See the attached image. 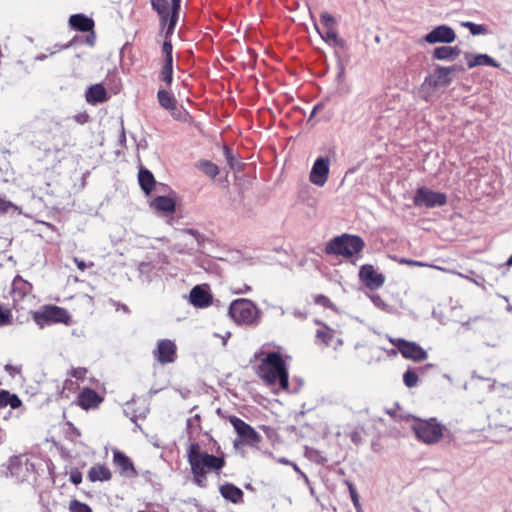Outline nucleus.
<instances>
[{"label":"nucleus","mask_w":512,"mask_h":512,"mask_svg":"<svg viewBox=\"0 0 512 512\" xmlns=\"http://www.w3.org/2000/svg\"><path fill=\"white\" fill-rule=\"evenodd\" d=\"M187 460L191 468L194 483L199 487L206 486L207 473L216 472L225 466L223 457L214 456L201 450L198 443H191L187 449Z\"/></svg>","instance_id":"obj_1"},{"label":"nucleus","mask_w":512,"mask_h":512,"mask_svg":"<svg viewBox=\"0 0 512 512\" xmlns=\"http://www.w3.org/2000/svg\"><path fill=\"white\" fill-rule=\"evenodd\" d=\"M258 376L268 385L279 383L284 390L288 389V371L282 356L278 352H270L258 365Z\"/></svg>","instance_id":"obj_2"},{"label":"nucleus","mask_w":512,"mask_h":512,"mask_svg":"<svg viewBox=\"0 0 512 512\" xmlns=\"http://www.w3.org/2000/svg\"><path fill=\"white\" fill-rule=\"evenodd\" d=\"M364 247L365 243L359 236L343 234L331 239L325 247V252L329 255L351 258L358 255Z\"/></svg>","instance_id":"obj_3"},{"label":"nucleus","mask_w":512,"mask_h":512,"mask_svg":"<svg viewBox=\"0 0 512 512\" xmlns=\"http://www.w3.org/2000/svg\"><path fill=\"white\" fill-rule=\"evenodd\" d=\"M412 430L419 441L434 444L442 438L444 427L435 418L419 419L412 424Z\"/></svg>","instance_id":"obj_4"},{"label":"nucleus","mask_w":512,"mask_h":512,"mask_svg":"<svg viewBox=\"0 0 512 512\" xmlns=\"http://www.w3.org/2000/svg\"><path fill=\"white\" fill-rule=\"evenodd\" d=\"M228 314L238 324L252 325L257 322L258 309L248 299H237L231 303Z\"/></svg>","instance_id":"obj_5"},{"label":"nucleus","mask_w":512,"mask_h":512,"mask_svg":"<svg viewBox=\"0 0 512 512\" xmlns=\"http://www.w3.org/2000/svg\"><path fill=\"white\" fill-rule=\"evenodd\" d=\"M454 71V67H440L434 75L425 79L420 88L421 97L429 101L434 94V90L438 87L447 86L451 82L450 74Z\"/></svg>","instance_id":"obj_6"},{"label":"nucleus","mask_w":512,"mask_h":512,"mask_svg":"<svg viewBox=\"0 0 512 512\" xmlns=\"http://www.w3.org/2000/svg\"><path fill=\"white\" fill-rule=\"evenodd\" d=\"M229 421L238 434V438L234 441V447L237 448L244 445L254 446L261 441V435L242 419L231 416Z\"/></svg>","instance_id":"obj_7"},{"label":"nucleus","mask_w":512,"mask_h":512,"mask_svg":"<svg viewBox=\"0 0 512 512\" xmlns=\"http://www.w3.org/2000/svg\"><path fill=\"white\" fill-rule=\"evenodd\" d=\"M33 319L37 325L43 328L51 323H68L70 317L64 308L46 306L42 311L35 312Z\"/></svg>","instance_id":"obj_8"},{"label":"nucleus","mask_w":512,"mask_h":512,"mask_svg":"<svg viewBox=\"0 0 512 512\" xmlns=\"http://www.w3.org/2000/svg\"><path fill=\"white\" fill-rule=\"evenodd\" d=\"M413 202L417 207H442L447 203V196L442 192H436L426 187H420L414 195Z\"/></svg>","instance_id":"obj_9"},{"label":"nucleus","mask_w":512,"mask_h":512,"mask_svg":"<svg viewBox=\"0 0 512 512\" xmlns=\"http://www.w3.org/2000/svg\"><path fill=\"white\" fill-rule=\"evenodd\" d=\"M33 465L21 457H11L6 465L2 466L1 473L6 477L14 478L17 481H24L28 477L30 468Z\"/></svg>","instance_id":"obj_10"},{"label":"nucleus","mask_w":512,"mask_h":512,"mask_svg":"<svg viewBox=\"0 0 512 512\" xmlns=\"http://www.w3.org/2000/svg\"><path fill=\"white\" fill-rule=\"evenodd\" d=\"M390 342L399 350L406 359L423 361L428 357L427 352L415 342L406 341L401 338L390 339Z\"/></svg>","instance_id":"obj_11"},{"label":"nucleus","mask_w":512,"mask_h":512,"mask_svg":"<svg viewBox=\"0 0 512 512\" xmlns=\"http://www.w3.org/2000/svg\"><path fill=\"white\" fill-rule=\"evenodd\" d=\"M360 281L370 290L381 288L385 283V276L375 270L373 265L365 264L360 267L358 273Z\"/></svg>","instance_id":"obj_12"},{"label":"nucleus","mask_w":512,"mask_h":512,"mask_svg":"<svg viewBox=\"0 0 512 512\" xmlns=\"http://www.w3.org/2000/svg\"><path fill=\"white\" fill-rule=\"evenodd\" d=\"M176 351V344L172 340L162 339L157 342L153 356L160 364L173 363L176 360Z\"/></svg>","instance_id":"obj_13"},{"label":"nucleus","mask_w":512,"mask_h":512,"mask_svg":"<svg viewBox=\"0 0 512 512\" xmlns=\"http://www.w3.org/2000/svg\"><path fill=\"white\" fill-rule=\"evenodd\" d=\"M329 175V159L326 157H319L315 160L310 171L309 179L311 183L316 186L322 187L327 182Z\"/></svg>","instance_id":"obj_14"},{"label":"nucleus","mask_w":512,"mask_h":512,"mask_svg":"<svg viewBox=\"0 0 512 512\" xmlns=\"http://www.w3.org/2000/svg\"><path fill=\"white\" fill-rule=\"evenodd\" d=\"M456 39L454 30L447 25L435 27L432 31L425 35L424 40L429 44L436 43H452Z\"/></svg>","instance_id":"obj_15"},{"label":"nucleus","mask_w":512,"mask_h":512,"mask_svg":"<svg viewBox=\"0 0 512 512\" xmlns=\"http://www.w3.org/2000/svg\"><path fill=\"white\" fill-rule=\"evenodd\" d=\"M113 462L122 475L129 478L135 477L137 475L132 461L124 453L118 450H114Z\"/></svg>","instance_id":"obj_16"},{"label":"nucleus","mask_w":512,"mask_h":512,"mask_svg":"<svg viewBox=\"0 0 512 512\" xmlns=\"http://www.w3.org/2000/svg\"><path fill=\"white\" fill-rule=\"evenodd\" d=\"M102 401V398L97 392L90 388H85L78 396V404L83 409H90L97 407Z\"/></svg>","instance_id":"obj_17"},{"label":"nucleus","mask_w":512,"mask_h":512,"mask_svg":"<svg viewBox=\"0 0 512 512\" xmlns=\"http://www.w3.org/2000/svg\"><path fill=\"white\" fill-rule=\"evenodd\" d=\"M86 101L90 104H98L108 99L107 91L102 84L91 85L85 93Z\"/></svg>","instance_id":"obj_18"},{"label":"nucleus","mask_w":512,"mask_h":512,"mask_svg":"<svg viewBox=\"0 0 512 512\" xmlns=\"http://www.w3.org/2000/svg\"><path fill=\"white\" fill-rule=\"evenodd\" d=\"M190 302L195 307H206L211 302V295L204 288L195 286L189 295Z\"/></svg>","instance_id":"obj_19"},{"label":"nucleus","mask_w":512,"mask_h":512,"mask_svg":"<svg viewBox=\"0 0 512 512\" xmlns=\"http://www.w3.org/2000/svg\"><path fill=\"white\" fill-rule=\"evenodd\" d=\"M69 24L72 28L82 32L92 31L94 22L91 18L84 14H74L69 18Z\"/></svg>","instance_id":"obj_20"},{"label":"nucleus","mask_w":512,"mask_h":512,"mask_svg":"<svg viewBox=\"0 0 512 512\" xmlns=\"http://www.w3.org/2000/svg\"><path fill=\"white\" fill-rule=\"evenodd\" d=\"M219 491L223 498L234 504L240 503L243 500V491L231 483L220 486Z\"/></svg>","instance_id":"obj_21"},{"label":"nucleus","mask_w":512,"mask_h":512,"mask_svg":"<svg viewBox=\"0 0 512 512\" xmlns=\"http://www.w3.org/2000/svg\"><path fill=\"white\" fill-rule=\"evenodd\" d=\"M467 64L469 68H473L480 65H487L492 67H500V64L497 63L492 57L487 54H477V55H466Z\"/></svg>","instance_id":"obj_22"},{"label":"nucleus","mask_w":512,"mask_h":512,"mask_svg":"<svg viewBox=\"0 0 512 512\" xmlns=\"http://www.w3.org/2000/svg\"><path fill=\"white\" fill-rule=\"evenodd\" d=\"M138 181L145 194H150L155 186L153 174L146 168H140L138 172Z\"/></svg>","instance_id":"obj_23"},{"label":"nucleus","mask_w":512,"mask_h":512,"mask_svg":"<svg viewBox=\"0 0 512 512\" xmlns=\"http://www.w3.org/2000/svg\"><path fill=\"white\" fill-rule=\"evenodd\" d=\"M151 207L159 212L173 213L175 211V201L167 196H158L152 200Z\"/></svg>","instance_id":"obj_24"},{"label":"nucleus","mask_w":512,"mask_h":512,"mask_svg":"<svg viewBox=\"0 0 512 512\" xmlns=\"http://www.w3.org/2000/svg\"><path fill=\"white\" fill-rule=\"evenodd\" d=\"M460 53L461 50L457 46H440L434 49L433 57L438 60H454L460 55Z\"/></svg>","instance_id":"obj_25"},{"label":"nucleus","mask_w":512,"mask_h":512,"mask_svg":"<svg viewBox=\"0 0 512 512\" xmlns=\"http://www.w3.org/2000/svg\"><path fill=\"white\" fill-rule=\"evenodd\" d=\"M111 476L110 470L104 465H95L88 472V478L92 482L108 481L111 479Z\"/></svg>","instance_id":"obj_26"},{"label":"nucleus","mask_w":512,"mask_h":512,"mask_svg":"<svg viewBox=\"0 0 512 512\" xmlns=\"http://www.w3.org/2000/svg\"><path fill=\"white\" fill-rule=\"evenodd\" d=\"M315 29L320 34L321 38L329 45L339 46V47L344 46V40L338 37V34H337L335 28L326 29V32L324 34L320 32L317 25H315Z\"/></svg>","instance_id":"obj_27"},{"label":"nucleus","mask_w":512,"mask_h":512,"mask_svg":"<svg viewBox=\"0 0 512 512\" xmlns=\"http://www.w3.org/2000/svg\"><path fill=\"white\" fill-rule=\"evenodd\" d=\"M157 98L159 101V104L167 109V110H173L176 108V100L173 95H171L166 89H159L157 93Z\"/></svg>","instance_id":"obj_28"},{"label":"nucleus","mask_w":512,"mask_h":512,"mask_svg":"<svg viewBox=\"0 0 512 512\" xmlns=\"http://www.w3.org/2000/svg\"><path fill=\"white\" fill-rule=\"evenodd\" d=\"M22 404L21 400L15 394H10L8 391L0 392V407L10 406L13 409L20 407Z\"/></svg>","instance_id":"obj_29"},{"label":"nucleus","mask_w":512,"mask_h":512,"mask_svg":"<svg viewBox=\"0 0 512 512\" xmlns=\"http://www.w3.org/2000/svg\"><path fill=\"white\" fill-rule=\"evenodd\" d=\"M69 145V139L68 135L65 133H61L60 135V142L55 143L52 146L44 148V154L45 156H50L52 154L57 155L61 152H63L64 148Z\"/></svg>","instance_id":"obj_30"},{"label":"nucleus","mask_w":512,"mask_h":512,"mask_svg":"<svg viewBox=\"0 0 512 512\" xmlns=\"http://www.w3.org/2000/svg\"><path fill=\"white\" fill-rule=\"evenodd\" d=\"M180 1L181 0H172V13L170 17V23L168 27L166 28V34L167 36L169 34H173L177 20H178V14L180 9Z\"/></svg>","instance_id":"obj_31"},{"label":"nucleus","mask_w":512,"mask_h":512,"mask_svg":"<svg viewBox=\"0 0 512 512\" xmlns=\"http://www.w3.org/2000/svg\"><path fill=\"white\" fill-rule=\"evenodd\" d=\"M316 338L321 340L326 346L333 345L334 332L327 326H323L316 332Z\"/></svg>","instance_id":"obj_32"},{"label":"nucleus","mask_w":512,"mask_h":512,"mask_svg":"<svg viewBox=\"0 0 512 512\" xmlns=\"http://www.w3.org/2000/svg\"><path fill=\"white\" fill-rule=\"evenodd\" d=\"M160 79L168 86L171 85L173 80V62H164L160 72Z\"/></svg>","instance_id":"obj_33"},{"label":"nucleus","mask_w":512,"mask_h":512,"mask_svg":"<svg viewBox=\"0 0 512 512\" xmlns=\"http://www.w3.org/2000/svg\"><path fill=\"white\" fill-rule=\"evenodd\" d=\"M198 167L203 173H205L207 176L211 178H215L219 173L217 165L210 161H201Z\"/></svg>","instance_id":"obj_34"},{"label":"nucleus","mask_w":512,"mask_h":512,"mask_svg":"<svg viewBox=\"0 0 512 512\" xmlns=\"http://www.w3.org/2000/svg\"><path fill=\"white\" fill-rule=\"evenodd\" d=\"M151 5L158 14H167L172 12V5L170 6L167 0H151Z\"/></svg>","instance_id":"obj_35"},{"label":"nucleus","mask_w":512,"mask_h":512,"mask_svg":"<svg viewBox=\"0 0 512 512\" xmlns=\"http://www.w3.org/2000/svg\"><path fill=\"white\" fill-rule=\"evenodd\" d=\"M223 154L231 169H240V163L228 146H224Z\"/></svg>","instance_id":"obj_36"},{"label":"nucleus","mask_w":512,"mask_h":512,"mask_svg":"<svg viewBox=\"0 0 512 512\" xmlns=\"http://www.w3.org/2000/svg\"><path fill=\"white\" fill-rule=\"evenodd\" d=\"M13 322V314L9 308L0 305V327L11 325Z\"/></svg>","instance_id":"obj_37"},{"label":"nucleus","mask_w":512,"mask_h":512,"mask_svg":"<svg viewBox=\"0 0 512 512\" xmlns=\"http://www.w3.org/2000/svg\"><path fill=\"white\" fill-rule=\"evenodd\" d=\"M462 26L468 28L472 35H484L487 33L486 26L481 25V24H476V23L467 21V22H463Z\"/></svg>","instance_id":"obj_38"},{"label":"nucleus","mask_w":512,"mask_h":512,"mask_svg":"<svg viewBox=\"0 0 512 512\" xmlns=\"http://www.w3.org/2000/svg\"><path fill=\"white\" fill-rule=\"evenodd\" d=\"M172 34H169L167 36V34L165 33V41L163 43V47H162V51L165 55V59H164V62H173V56H172V44H171V41L168 39Z\"/></svg>","instance_id":"obj_39"},{"label":"nucleus","mask_w":512,"mask_h":512,"mask_svg":"<svg viewBox=\"0 0 512 512\" xmlns=\"http://www.w3.org/2000/svg\"><path fill=\"white\" fill-rule=\"evenodd\" d=\"M69 510L71 512H92L91 508L87 504L76 499L70 501Z\"/></svg>","instance_id":"obj_40"},{"label":"nucleus","mask_w":512,"mask_h":512,"mask_svg":"<svg viewBox=\"0 0 512 512\" xmlns=\"http://www.w3.org/2000/svg\"><path fill=\"white\" fill-rule=\"evenodd\" d=\"M403 381L407 387L412 388L418 382V375L412 370H407L403 375Z\"/></svg>","instance_id":"obj_41"},{"label":"nucleus","mask_w":512,"mask_h":512,"mask_svg":"<svg viewBox=\"0 0 512 512\" xmlns=\"http://www.w3.org/2000/svg\"><path fill=\"white\" fill-rule=\"evenodd\" d=\"M370 299L372 303L379 309L389 312L390 306L382 299V297L378 294H371Z\"/></svg>","instance_id":"obj_42"},{"label":"nucleus","mask_w":512,"mask_h":512,"mask_svg":"<svg viewBox=\"0 0 512 512\" xmlns=\"http://www.w3.org/2000/svg\"><path fill=\"white\" fill-rule=\"evenodd\" d=\"M320 20L326 29L335 28L336 20L330 13L322 12Z\"/></svg>","instance_id":"obj_43"},{"label":"nucleus","mask_w":512,"mask_h":512,"mask_svg":"<svg viewBox=\"0 0 512 512\" xmlns=\"http://www.w3.org/2000/svg\"><path fill=\"white\" fill-rule=\"evenodd\" d=\"M10 209L16 210L17 206H15L11 201L0 196V213H6Z\"/></svg>","instance_id":"obj_44"},{"label":"nucleus","mask_w":512,"mask_h":512,"mask_svg":"<svg viewBox=\"0 0 512 512\" xmlns=\"http://www.w3.org/2000/svg\"><path fill=\"white\" fill-rule=\"evenodd\" d=\"M314 301L316 304H319L323 307H326V308H331L332 307V302L330 301V299L328 297H326L325 295H316L314 297Z\"/></svg>","instance_id":"obj_45"},{"label":"nucleus","mask_w":512,"mask_h":512,"mask_svg":"<svg viewBox=\"0 0 512 512\" xmlns=\"http://www.w3.org/2000/svg\"><path fill=\"white\" fill-rule=\"evenodd\" d=\"M348 489H349V493H350V496H351L354 506L358 507L359 506V496H358L355 486L352 483H348Z\"/></svg>","instance_id":"obj_46"},{"label":"nucleus","mask_w":512,"mask_h":512,"mask_svg":"<svg viewBox=\"0 0 512 512\" xmlns=\"http://www.w3.org/2000/svg\"><path fill=\"white\" fill-rule=\"evenodd\" d=\"M399 263L400 264H404V265H409V266H417V267L427 266L426 263H423V262H420V261H416V260L407 259V258L399 259Z\"/></svg>","instance_id":"obj_47"},{"label":"nucleus","mask_w":512,"mask_h":512,"mask_svg":"<svg viewBox=\"0 0 512 512\" xmlns=\"http://www.w3.org/2000/svg\"><path fill=\"white\" fill-rule=\"evenodd\" d=\"M183 236H184V237L189 236V237H191V238L195 239V241H196L198 244H200V243H201V241L203 240V237H202L200 234H198L196 231L192 230V229L185 230V231L183 232Z\"/></svg>","instance_id":"obj_48"},{"label":"nucleus","mask_w":512,"mask_h":512,"mask_svg":"<svg viewBox=\"0 0 512 512\" xmlns=\"http://www.w3.org/2000/svg\"><path fill=\"white\" fill-rule=\"evenodd\" d=\"M87 373V370L84 368H76L72 370L71 375L77 379H83Z\"/></svg>","instance_id":"obj_49"},{"label":"nucleus","mask_w":512,"mask_h":512,"mask_svg":"<svg viewBox=\"0 0 512 512\" xmlns=\"http://www.w3.org/2000/svg\"><path fill=\"white\" fill-rule=\"evenodd\" d=\"M70 480H71L74 484H76V485L80 484V483H81V481H82V475H81V473H80V472H78V471L71 472V474H70Z\"/></svg>","instance_id":"obj_50"},{"label":"nucleus","mask_w":512,"mask_h":512,"mask_svg":"<svg viewBox=\"0 0 512 512\" xmlns=\"http://www.w3.org/2000/svg\"><path fill=\"white\" fill-rule=\"evenodd\" d=\"M483 320H485L483 317L470 318L468 321L463 322L462 326L465 327L466 329H471L473 323H475L477 321H483Z\"/></svg>","instance_id":"obj_51"},{"label":"nucleus","mask_w":512,"mask_h":512,"mask_svg":"<svg viewBox=\"0 0 512 512\" xmlns=\"http://www.w3.org/2000/svg\"><path fill=\"white\" fill-rule=\"evenodd\" d=\"M160 16V24L164 27L166 24L167 26L169 25L170 23V17H171V12L170 13H167L166 15L164 14H158Z\"/></svg>","instance_id":"obj_52"},{"label":"nucleus","mask_w":512,"mask_h":512,"mask_svg":"<svg viewBox=\"0 0 512 512\" xmlns=\"http://www.w3.org/2000/svg\"><path fill=\"white\" fill-rule=\"evenodd\" d=\"M74 262H75L77 268L79 270H81V271H84L87 268V265H86V263L83 260H80V259L75 257L74 258Z\"/></svg>","instance_id":"obj_53"},{"label":"nucleus","mask_w":512,"mask_h":512,"mask_svg":"<svg viewBox=\"0 0 512 512\" xmlns=\"http://www.w3.org/2000/svg\"><path fill=\"white\" fill-rule=\"evenodd\" d=\"M85 42H86L87 45H89L91 47L94 46L95 35H94V33L92 31H91V34L86 37Z\"/></svg>","instance_id":"obj_54"},{"label":"nucleus","mask_w":512,"mask_h":512,"mask_svg":"<svg viewBox=\"0 0 512 512\" xmlns=\"http://www.w3.org/2000/svg\"><path fill=\"white\" fill-rule=\"evenodd\" d=\"M249 291H251V287L245 284V285H243L242 288L237 289L235 291V293H237V294H244V293H247Z\"/></svg>","instance_id":"obj_55"},{"label":"nucleus","mask_w":512,"mask_h":512,"mask_svg":"<svg viewBox=\"0 0 512 512\" xmlns=\"http://www.w3.org/2000/svg\"><path fill=\"white\" fill-rule=\"evenodd\" d=\"M341 345H342V340L340 338H334L333 339L332 347H334V349H337Z\"/></svg>","instance_id":"obj_56"},{"label":"nucleus","mask_w":512,"mask_h":512,"mask_svg":"<svg viewBox=\"0 0 512 512\" xmlns=\"http://www.w3.org/2000/svg\"><path fill=\"white\" fill-rule=\"evenodd\" d=\"M279 463H282V464H285V465H291L292 462L286 458H280L279 460Z\"/></svg>","instance_id":"obj_57"},{"label":"nucleus","mask_w":512,"mask_h":512,"mask_svg":"<svg viewBox=\"0 0 512 512\" xmlns=\"http://www.w3.org/2000/svg\"><path fill=\"white\" fill-rule=\"evenodd\" d=\"M291 465H292V467L294 468V470H295L296 472L303 474V473H302V471H301V470L299 469V467L297 466V464H295V463H293V462H292V464H291Z\"/></svg>","instance_id":"obj_58"},{"label":"nucleus","mask_w":512,"mask_h":512,"mask_svg":"<svg viewBox=\"0 0 512 512\" xmlns=\"http://www.w3.org/2000/svg\"><path fill=\"white\" fill-rule=\"evenodd\" d=\"M506 264H507L508 266H512V255L508 258V260H507Z\"/></svg>","instance_id":"obj_59"},{"label":"nucleus","mask_w":512,"mask_h":512,"mask_svg":"<svg viewBox=\"0 0 512 512\" xmlns=\"http://www.w3.org/2000/svg\"><path fill=\"white\" fill-rule=\"evenodd\" d=\"M5 370L6 371L14 370V367H12L11 365H6Z\"/></svg>","instance_id":"obj_60"},{"label":"nucleus","mask_w":512,"mask_h":512,"mask_svg":"<svg viewBox=\"0 0 512 512\" xmlns=\"http://www.w3.org/2000/svg\"><path fill=\"white\" fill-rule=\"evenodd\" d=\"M375 41H376V42H379V41H380V37H379V36H376V37H375Z\"/></svg>","instance_id":"obj_61"},{"label":"nucleus","mask_w":512,"mask_h":512,"mask_svg":"<svg viewBox=\"0 0 512 512\" xmlns=\"http://www.w3.org/2000/svg\"><path fill=\"white\" fill-rule=\"evenodd\" d=\"M316 109H317V107H315V108L313 109L311 116H313V115L315 114Z\"/></svg>","instance_id":"obj_62"}]
</instances>
